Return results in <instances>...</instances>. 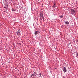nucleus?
<instances>
[{
	"mask_svg": "<svg viewBox=\"0 0 78 78\" xmlns=\"http://www.w3.org/2000/svg\"><path fill=\"white\" fill-rule=\"evenodd\" d=\"M40 17H41V19H42L43 16L41 14H40Z\"/></svg>",
	"mask_w": 78,
	"mask_h": 78,
	"instance_id": "7ed1b4c3",
	"label": "nucleus"
},
{
	"mask_svg": "<svg viewBox=\"0 0 78 78\" xmlns=\"http://www.w3.org/2000/svg\"><path fill=\"white\" fill-rule=\"evenodd\" d=\"M19 30H19L18 31V36H19V35H20V31H19Z\"/></svg>",
	"mask_w": 78,
	"mask_h": 78,
	"instance_id": "423d86ee",
	"label": "nucleus"
},
{
	"mask_svg": "<svg viewBox=\"0 0 78 78\" xmlns=\"http://www.w3.org/2000/svg\"><path fill=\"white\" fill-rule=\"evenodd\" d=\"M38 34H39V32L38 31H36L34 33V34L35 35Z\"/></svg>",
	"mask_w": 78,
	"mask_h": 78,
	"instance_id": "f03ea898",
	"label": "nucleus"
},
{
	"mask_svg": "<svg viewBox=\"0 0 78 78\" xmlns=\"http://www.w3.org/2000/svg\"><path fill=\"white\" fill-rule=\"evenodd\" d=\"M76 56H77L78 57V53H76Z\"/></svg>",
	"mask_w": 78,
	"mask_h": 78,
	"instance_id": "ddd939ff",
	"label": "nucleus"
},
{
	"mask_svg": "<svg viewBox=\"0 0 78 78\" xmlns=\"http://www.w3.org/2000/svg\"><path fill=\"white\" fill-rule=\"evenodd\" d=\"M12 11H16V10H14V9H12Z\"/></svg>",
	"mask_w": 78,
	"mask_h": 78,
	"instance_id": "f8f14e48",
	"label": "nucleus"
},
{
	"mask_svg": "<svg viewBox=\"0 0 78 78\" xmlns=\"http://www.w3.org/2000/svg\"><path fill=\"white\" fill-rule=\"evenodd\" d=\"M72 12H73V13H75V12H76V11L75 10H74L73 9L72 10Z\"/></svg>",
	"mask_w": 78,
	"mask_h": 78,
	"instance_id": "0eeeda50",
	"label": "nucleus"
},
{
	"mask_svg": "<svg viewBox=\"0 0 78 78\" xmlns=\"http://www.w3.org/2000/svg\"><path fill=\"white\" fill-rule=\"evenodd\" d=\"M39 75L40 76H41V73H40L39 74Z\"/></svg>",
	"mask_w": 78,
	"mask_h": 78,
	"instance_id": "4468645a",
	"label": "nucleus"
},
{
	"mask_svg": "<svg viewBox=\"0 0 78 78\" xmlns=\"http://www.w3.org/2000/svg\"><path fill=\"white\" fill-rule=\"evenodd\" d=\"M60 18H62V17H63V15H62L60 16Z\"/></svg>",
	"mask_w": 78,
	"mask_h": 78,
	"instance_id": "1a4fd4ad",
	"label": "nucleus"
},
{
	"mask_svg": "<svg viewBox=\"0 0 78 78\" xmlns=\"http://www.w3.org/2000/svg\"><path fill=\"white\" fill-rule=\"evenodd\" d=\"M33 75H34V76H36V75H37V74H36V73L34 72V73Z\"/></svg>",
	"mask_w": 78,
	"mask_h": 78,
	"instance_id": "6e6552de",
	"label": "nucleus"
},
{
	"mask_svg": "<svg viewBox=\"0 0 78 78\" xmlns=\"http://www.w3.org/2000/svg\"><path fill=\"white\" fill-rule=\"evenodd\" d=\"M65 23L66 24V25H69V22L68 21H66L65 22Z\"/></svg>",
	"mask_w": 78,
	"mask_h": 78,
	"instance_id": "39448f33",
	"label": "nucleus"
},
{
	"mask_svg": "<svg viewBox=\"0 0 78 78\" xmlns=\"http://www.w3.org/2000/svg\"><path fill=\"white\" fill-rule=\"evenodd\" d=\"M53 8H55V7H56L55 4V2H54V5H53Z\"/></svg>",
	"mask_w": 78,
	"mask_h": 78,
	"instance_id": "20e7f679",
	"label": "nucleus"
},
{
	"mask_svg": "<svg viewBox=\"0 0 78 78\" xmlns=\"http://www.w3.org/2000/svg\"><path fill=\"white\" fill-rule=\"evenodd\" d=\"M63 70L64 73L66 72H67V69H66V68L64 67L63 69Z\"/></svg>",
	"mask_w": 78,
	"mask_h": 78,
	"instance_id": "f257e3e1",
	"label": "nucleus"
},
{
	"mask_svg": "<svg viewBox=\"0 0 78 78\" xmlns=\"http://www.w3.org/2000/svg\"><path fill=\"white\" fill-rule=\"evenodd\" d=\"M11 1H12V0H11Z\"/></svg>",
	"mask_w": 78,
	"mask_h": 78,
	"instance_id": "2eb2a0df",
	"label": "nucleus"
},
{
	"mask_svg": "<svg viewBox=\"0 0 78 78\" xmlns=\"http://www.w3.org/2000/svg\"><path fill=\"white\" fill-rule=\"evenodd\" d=\"M34 76V74H32L31 75V77H32V76Z\"/></svg>",
	"mask_w": 78,
	"mask_h": 78,
	"instance_id": "9d476101",
	"label": "nucleus"
},
{
	"mask_svg": "<svg viewBox=\"0 0 78 78\" xmlns=\"http://www.w3.org/2000/svg\"><path fill=\"white\" fill-rule=\"evenodd\" d=\"M6 8H8V5H6Z\"/></svg>",
	"mask_w": 78,
	"mask_h": 78,
	"instance_id": "9b49d317",
	"label": "nucleus"
}]
</instances>
